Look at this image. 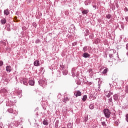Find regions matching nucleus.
Here are the masks:
<instances>
[{
  "label": "nucleus",
  "instance_id": "nucleus-19",
  "mask_svg": "<svg viewBox=\"0 0 128 128\" xmlns=\"http://www.w3.org/2000/svg\"><path fill=\"white\" fill-rule=\"evenodd\" d=\"M0 22L2 24H4L6 22V20L4 18H2V20H1Z\"/></svg>",
  "mask_w": 128,
  "mask_h": 128
},
{
  "label": "nucleus",
  "instance_id": "nucleus-52",
  "mask_svg": "<svg viewBox=\"0 0 128 128\" xmlns=\"http://www.w3.org/2000/svg\"><path fill=\"white\" fill-rule=\"evenodd\" d=\"M124 10L126 12H128V8H125Z\"/></svg>",
  "mask_w": 128,
  "mask_h": 128
},
{
  "label": "nucleus",
  "instance_id": "nucleus-14",
  "mask_svg": "<svg viewBox=\"0 0 128 128\" xmlns=\"http://www.w3.org/2000/svg\"><path fill=\"white\" fill-rule=\"evenodd\" d=\"M30 86H34V80H30L28 82Z\"/></svg>",
  "mask_w": 128,
  "mask_h": 128
},
{
  "label": "nucleus",
  "instance_id": "nucleus-5",
  "mask_svg": "<svg viewBox=\"0 0 128 128\" xmlns=\"http://www.w3.org/2000/svg\"><path fill=\"white\" fill-rule=\"evenodd\" d=\"M74 94L76 98H78V96H82V92H80V90H78L76 91V92H74Z\"/></svg>",
  "mask_w": 128,
  "mask_h": 128
},
{
  "label": "nucleus",
  "instance_id": "nucleus-6",
  "mask_svg": "<svg viewBox=\"0 0 128 128\" xmlns=\"http://www.w3.org/2000/svg\"><path fill=\"white\" fill-rule=\"evenodd\" d=\"M6 71L8 72H12V66H6Z\"/></svg>",
  "mask_w": 128,
  "mask_h": 128
},
{
  "label": "nucleus",
  "instance_id": "nucleus-41",
  "mask_svg": "<svg viewBox=\"0 0 128 128\" xmlns=\"http://www.w3.org/2000/svg\"><path fill=\"white\" fill-rule=\"evenodd\" d=\"M121 28L122 29L124 28V24H121Z\"/></svg>",
  "mask_w": 128,
  "mask_h": 128
},
{
  "label": "nucleus",
  "instance_id": "nucleus-26",
  "mask_svg": "<svg viewBox=\"0 0 128 128\" xmlns=\"http://www.w3.org/2000/svg\"><path fill=\"white\" fill-rule=\"evenodd\" d=\"M106 18H108V20H110V19L112 18V15L108 14L106 16Z\"/></svg>",
  "mask_w": 128,
  "mask_h": 128
},
{
  "label": "nucleus",
  "instance_id": "nucleus-21",
  "mask_svg": "<svg viewBox=\"0 0 128 128\" xmlns=\"http://www.w3.org/2000/svg\"><path fill=\"white\" fill-rule=\"evenodd\" d=\"M108 68H106L102 72V74H106L108 72Z\"/></svg>",
  "mask_w": 128,
  "mask_h": 128
},
{
  "label": "nucleus",
  "instance_id": "nucleus-17",
  "mask_svg": "<svg viewBox=\"0 0 128 128\" xmlns=\"http://www.w3.org/2000/svg\"><path fill=\"white\" fill-rule=\"evenodd\" d=\"M88 34H90V31H88V30L86 29L84 32V36H88Z\"/></svg>",
  "mask_w": 128,
  "mask_h": 128
},
{
  "label": "nucleus",
  "instance_id": "nucleus-34",
  "mask_svg": "<svg viewBox=\"0 0 128 128\" xmlns=\"http://www.w3.org/2000/svg\"><path fill=\"white\" fill-rule=\"evenodd\" d=\"M102 124L103 126H106V122H102Z\"/></svg>",
  "mask_w": 128,
  "mask_h": 128
},
{
  "label": "nucleus",
  "instance_id": "nucleus-42",
  "mask_svg": "<svg viewBox=\"0 0 128 128\" xmlns=\"http://www.w3.org/2000/svg\"><path fill=\"white\" fill-rule=\"evenodd\" d=\"M84 122H88V117L84 118Z\"/></svg>",
  "mask_w": 128,
  "mask_h": 128
},
{
  "label": "nucleus",
  "instance_id": "nucleus-43",
  "mask_svg": "<svg viewBox=\"0 0 128 128\" xmlns=\"http://www.w3.org/2000/svg\"><path fill=\"white\" fill-rule=\"evenodd\" d=\"M14 114H15V116H18V112L16 110H14Z\"/></svg>",
  "mask_w": 128,
  "mask_h": 128
},
{
  "label": "nucleus",
  "instance_id": "nucleus-11",
  "mask_svg": "<svg viewBox=\"0 0 128 128\" xmlns=\"http://www.w3.org/2000/svg\"><path fill=\"white\" fill-rule=\"evenodd\" d=\"M90 2H92V0H86L84 2V4L86 6H88V4H90Z\"/></svg>",
  "mask_w": 128,
  "mask_h": 128
},
{
  "label": "nucleus",
  "instance_id": "nucleus-23",
  "mask_svg": "<svg viewBox=\"0 0 128 128\" xmlns=\"http://www.w3.org/2000/svg\"><path fill=\"white\" fill-rule=\"evenodd\" d=\"M8 110L10 114H12V112H14V110L12 108L8 109Z\"/></svg>",
  "mask_w": 128,
  "mask_h": 128
},
{
  "label": "nucleus",
  "instance_id": "nucleus-32",
  "mask_svg": "<svg viewBox=\"0 0 128 128\" xmlns=\"http://www.w3.org/2000/svg\"><path fill=\"white\" fill-rule=\"evenodd\" d=\"M74 68L72 69V76H76V74L74 73Z\"/></svg>",
  "mask_w": 128,
  "mask_h": 128
},
{
  "label": "nucleus",
  "instance_id": "nucleus-12",
  "mask_svg": "<svg viewBox=\"0 0 128 128\" xmlns=\"http://www.w3.org/2000/svg\"><path fill=\"white\" fill-rule=\"evenodd\" d=\"M88 10H83L82 12V14H88Z\"/></svg>",
  "mask_w": 128,
  "mask_h": 128
},
{
  "label": "nucleus",
  "instance_id": "nucleus-30",
  "mask_svg": "<svg viewBox=\"0 0 128 128\" xmlns=\"http://www.w3.org/2000/svg\"><path fill=\"white\" fill-rule=\"evenodd\" d=\"M92 69H90L87 71L88 74H92Z\"/></svg>",
  "mask_w": 128,
  "mask_h": 128
},
{
  "label": "nucleus",
  "instance_id": "nucleus-2",
  "mask_svg": "<svg viewBox=\"0 0 128 128\" xmlns=\"http://www.w3.org/2000/svg\"><path fill=\"white\" fill-rule=\"evenodd\" d=\"M0 94L3 96H6L8 94V90L6 88H3L0 90Z\"/></svg>",
  "mask_w": 128,
  "mask_h": 128
},
{
  "label": "nucleus",
  "instance_id": "nucleus-16",
  "mask_svg": "<svg viewBox=\"0 0 128 128\" xmlns=\"http://www.w3.org/2000/svg\"><path fill=\"white\" fill-rule=\"evenodd\" d=\"M43 124H44V126H48V121L44 119L43 121Z\"/></svg>",
  "mask_w": 128,
  "mask_h": 128
},
{
  "label": "nucleus",
  "instance_id": "nucleus-10",
  "mask_svg": "<svg viewBox=\"0 0 128 128\" xmlns=\"http://www.w3.org/2000/svg\"><path fill=\"white\" fill-rule=\"evenodd\" d=\"M4 16H8V14H10V11L8 10V9H6L4 10Z\"/></svg>",
  "mask_w": 128,
  "mask_h": 128
},
{
  "label": "nucleus",
  "instance_id": "nucleus-8",
  "mask_svg": "<svg viewBox=\"0 0 128 128\" xmlns=\"http://www.w3.org/2000/svg\"><path fill=\"white\" fill-rule=\"evenodd\" d=\"M39 84H40V86H44V84H46V82L44 80H40L38 82Z\"/></svg>",
  "mask_w": 128,
  "mask_h": 128
},
{
  "label": "nucleus",
  "instance_id": "nucleus-40",
  "mask_svg": "<svg viewBox=\"0 0 128 128\" xmlns=\"http://www.w3.org/2000/svg\"><path fill=\"white\" fill-rule=\"evenodd\" d=\"M4 64V62L0 61V66H2Z\"/></svg>",
  "mask_w": 128,
  "mask_h": 128
},
{
  "label": "nucleus",
  "instance_id": "nucleus-36",
  "mask_svg": "<svg viewBox=\"0 0 128 128\" xmlns=\"http://www.w3.org/2000/svg\"><path fill=\"white\" fill-rule=\"evenodd\" d=\"M15 126H20V122H16L14 124Z\"/></svg>",
  "mask_w": 128,
  "mask_h": 128
},
{
  "label": "nucleus",
  "instance_id": "nucleus-4",
  "mask_svg": "<svg viewBox=\"0 0 128 128\" xmlns=\"http://www.w3.org/2000/svg\"><path fill=\"white\" fill-rule=\"evenodd\" d=\"M120 94H116L113 96L114 100L118 101V100H120Z\"/></svg>",
  "mask_w": 128,
  "mask_h": 128
},
{
  "label": "nucleus",
  "instance_id": "nucleus-7",
  "mask_svg": "<svg viewBox=\"0 0 128 128\" xmlns=\"http://www.w3.org/2000/svg\"><path fill=\"white\" fill-rule=\"evenodd\" d=\"M34 64L35 66H40V60H36L34 62Z\"/></svg>",
  "mask_w": 128,
  "mask_h": 128
},
{
  "label": "nucleus",
  "instance_id": "nucleus-49",
  "mask_svg": "<svg viewBox=\"0 0 128 128\" xmlns=\"http://www.w3.org/2000/svg\"><path fill=\"white\" fill-rule=\"evenodd\" d=\"M125 19H126V20L128 22V16L126 17Z\"/></svg>",
  "mask_w": 128,
  "mask_h": 128
},
{
  "label": "nucleus",
  "instance_id": "nucleus-44",
  "mask_svg": "<svg viewBox=\"0 0 128 128\" xmlns=\"http://www.w3.org/2000/svg\"><path fill=\"white\" fill-rule=\"evenodd\" d=\"M126 120L128 122V114H126Z\"/></svg>",
  "mask_w": 128,
  "mask_h": 128
},
{
  "label": "nucleus",
  "instance_id": "nucleus-48",
  "mask_svg": "<svg viewBox=\"0 0 128 128\" xmlns=\"http://www.w3.org/2000/svg\"><path fill=\"white\" fill-rule=\"evenodd\" d=\"M88 84H89V86H92V82H88Z\"/></svg>",
  "mask_w": 128,
  "mask_h": 128
},
{
  "label": "nucleus",
  "instance_id": "nucleus-33",
  "mask_svg": "<svg viewBox=\"0 0 128 128\" xmlns=\"http://www.w3.org/2000/svg\"><path fill=\"white\" fill-rule=\"evenodd\" d=\"M90 38H91V40H92L94 38V34H90L89 36Z\"/></svg>",
  "mask_w": 128,
  "mask_h": 128
},
{
  "label": "nucleus",
  "instance_id": "nucleus-28",
  "mask_svg": "<svg viewBox=\"0 0 128 128\" xmlns=\"http://www.w3.org/2000/svg\"><path fill=\"white\" fill-rule=\"evenodd\" d=\"M98 92H100V84H98V88H96Z\"/></svg>",
  "mask_w": 128,
  "mask_h": 128
},
{
  "label": "nucleus",
  "instance_id": "nucleus-15",
  "mask_svg": "<svg viewBox=\"0 0 128 128\" xmlns=\"http://www.w3.org/2000/svg\"><path fill=\"white\" fill-rule=\"evenodd\" d=\"M68 100H70V99H68V97L65 96L62 100V102H68Z\"/></svg>",
  "mask_w": 128,
  "mask_h": 128
},
{
  "label": "nucleus",
  "instance_id": "nucleus-1",
  "mask_svg": "<svg viewBox=\"0 0 128 128\" xmlns=\"http://www.w3.org/2000/svg\"><path fill=\"white\" fill-rule=\"evenodd\" d=\"M104 114L107 118H110V111L108 109L105 108L104 110Z\"/></svg>",
  "mask_w": 128,
  "mask_h": 128
},
{
  "label": "nucleus",
  "instance_id": "nucleus-31",
  "mask_svg": "<svg viewBox=\"0 0 128 128\" xmlns=\"http://www.w3.org/2000/svg\"><path fill=\"white\" fill-rule=\"evenodd\" d=\"M36 44H40V39H37L36 42Z\"/></svg>",
  "mask_w": 128,
  "mask_h": 128
},
{
  "label": "nucleus",
  "instance_id": "nucleus-24",
  "mask_svg": "<svg viewBox=\"0 0 128 128\" xmlns=\"http://www.w3.org/2000/svg\"><path fill=\"white\" fill-rule=\"evenodd\" d=\"M22 82L24 84V86H28V82H26V79L24 80Z\"/></svg>",
  "mask_w": 128,
  "mask_h": 128
},
{
  "label": "nucleus",
  "instance_id": "nucleus-3",
  "mask_svg": "<svg viewBox=\"0 0 128 128\" xmlns=\"http://www.w3.org/2000/svg\"><path fill=\"white\" fill-rule=\"evenodd\" d=\"M104 92H105L106 96H107V98H110V96L112 94L111 92L110 91V90L108 91L106 90H104Z\"/></svg>",
  "mask_w": 128,
  "mask_h": 128
},
{
  "label": "nucleus",
  "instance_id": "nucleus-9",
  "mask_svg": "<svg viewBox=\"0 0 128 128\" xmlns=\"http://www.w3.org/2000/svg\"><path fill=\"white\" fill-rule=\"evenodd\" d=\"M83 56L86 58H90V54H88V52H85L83 54Z\"/></svg>",
  "mask_w": 128,
  "mask_h": 128
},
{
  "label": "nucleus",
  "instance_id": "nucleus-18",
  "mask_svg": "<svg viewBox=\"0 0 128 128\" xmlns=\"http://www.w3.org/2000/svg\"><path fill=\"white\" fill-rule=\"evenodd\" d=\"M86 98H88V96L86 95H84L82 98V102H86Z\"/></svg>",
  "mask_w": 128,
  "mask_h": 128
},
{
  "label": "nucleus",
  "instance_id": "nucleus-55",
  "mask_svg": "<svg viewBox=\"0 0 128 128\" xmlns=\"http://www.w3.org/2000/svg\"><path fill=\"white\" fill-rule=\"evenodd\" d=\"M23 127H22V126H21V128H22Z\"/></svg>",
  "mask_w": 128,
  "mask_h": 128
},
{
  "label": "nucleus",
  "instance_id": "nucleus-25",
  "mask_svg": "<svg viewBox=\"0 0 128 128\" xmlns=\"http://www.w3.org/2000/svg\"><path fill=\"white\" fill-rule=\"evenodd\" d=\"M108 102L110 104L111 103L112 104V98L108 99Z\"/></svg>",
  "mask_w": 128,
  "mask_h": 128
},
{
  "label": "nucleus",
  "instance_id": "nucleus-20",
  "mask_svg": "<svg viewBox=\"0 0 128 128\" xmlns=\"http://www.w3.org/2000/svg\"><path fill=\"white\" fill-rule=\"evenodd\" d=\"M17 94L18 95V96H19V98H22V91H17Z\"/></svg>",
  "mask_w": 128,
  "mask_h": 128
},
{
  "label": "nucleus",
  "instance_id": "nucleus-47",
  "mask_svg": "<svg viewBox=\"0 0 128 128\" xmlns=\"http://www.w3.org/2000/svg\"><path fill=\"white\" fill-rule=\"evenodd\" d=\"M109 56H110V58H112L113 55L112 54H110Z\"/></svg>",
  "mask_w": 128,
  "mask_h": 128
},
{
  "label": "nucleus",
  "instance_id": "nucleus-51",
  "mask_svg": "<svg viewBox=\"0 0 128 128\" xmlns=\"http://www.w3.org/2000/svg\"><path fill=\"white\" fill-rule=\"evenodd\" d=\"M93 8H96V5H94Z\"/></svg>",
  "mask_w": 128,
  "mask_h": 128
},
{
  "label": "nucleus",
  "instance_id": "nucleus-53",
  "mask_svg": "<svg viewBox=\"0 0 128 128\" xmlns=\"http://www.w3.org/2000/svg\"><path fill=\"white\" fill-rule=\"evenodd\" d=\"M118 60V54H117Z\"/></svg>",
  "mask_w": 128,
  "mask_h": 128
},
{
  "label": "nucleus",
  "instance_id": "nucleus-37",
  "mask_svg": "<svg viewBox=\"0 0 128 128\" xmlns=\"http://www.w3.org/2000/svg\"><path fill=\"white\" fill-rule=\"evenodd\" d=\"M68 128H72V123H70V122L68 123Z\"/></svg>",
  "mask_w": 128,
  "mask_h": 128
},
{
  "label": "nucleus",
  "instance_id": "nucleus-13",
  "mask_svg": "<svg viewBox=\"0 0 128 128\" xmlns=\"http://www.w3.org/2000/svg\"><path fill=\"white\" fill-rule=\"evenodd\" d=\"M62 74L64 76H66L68 74V70H66V68L62 70Z\"/></svg>",
  "mask_w": 128,
  "mask_h": 128
},
{
  "label": "nucleus",
  "instance_id": "nucleus-27",
  "mask_svg": "<svg viewBox=\"0 0 128 128\" xmlns=\"http://www.w3.org/2000/svg\"><path fill=\"white\" fill-rule=\"evenodd\" d=\"M90 96L91 98H92V100H96V96H94L92 94H91L90 95Z\"/></svg>",
  "mask_w": 128,
  "mask_h": 128
},
{
  "label": "nucleus",
  "instance_id": "nucleus-50",
  "mask_svg": "<svg viewBox=\"0 0 128 128\" xmlns=\"http://www.w3.org/2000/svg\"><path fill=\"white\" fill-rule=\"evenodd\" d=\"M115 124H117V126L118 124V120L115 122Z\"/></svg>",
  "mask_w": 128,
  "mask_h": 128
},
{
  "label": "nucleus",
  "instance_id": "nucleus-54",
  "mask_svg": "<svg viewBox=\"0 0 128 128\" xmlns=\"http://www.w3.org/2000/svg\"><path fill=\"white\" fill-rule=\"evenodd\" d=\"M0 128H2V127L0 124Z\"/></svg>",
  "mask_w": 128,
  "mask_h": 128
},
{
  "label": "nucleus",
  "instance_id": "nucleus-22",
  "mask_svg": "<svg viewBox=\"0 0 128 128\" xmlns=\"http://www.w3.org/2000/svg\"><path fill=\"white\" fill-rule=\"evenodd\" d=\"M90 110H94V104H90L89 106Z\"/></svg>",
  "mask_w": 128,
  "mask_h": 128
},
{
  "label": "nucleus",
  "instance_id": "nucleus-45",
  "mask_svg": "<svg viewBox=\"0 0 128 128\" xmlns=\"http://www.w3.org/2000/svg\"><path fill=\"white\" fill-rule=\"evenodd\" d=\"M58 122H56V126H55L56 128H58Z\"/></svg>",
  "mask_w": 128,
  "mask_h": 128
},
{
  "label": "nucleus",
  "instance_id": "nucleus-29",
  "mask_svg": "<svg viewBox=\"0 0 128 128\" xmlns=\"http://www.w3.org/2000/svg\"><path fill=\"white\" fill-rule=\"evenodd\" d=\"M88 50V47L87 46H84L83 48V52H86Z\"/></svg>",
  "mask_w": 128,
  "mask_h": 128
},
{
  "label": "nucleus",
  "instance_id": "nucleus-39",
  "mask_svg": "<svg viewBox=\"0 0 128 128\" xmlns=\"http://www.w3.org/2000/svg\"><path fill=\"white\" fill-rule=\"evenodd\" d=\"M2 42L4 46H6V40H3L2 42Z\"/></svg>",
  "mask_w": 128,
  "mask_h": 128
},
{
  "label": "nucleus",
  "instance_id": "nucleus-38",
  "mask_svg": "<svg viewBox=\"0 0 128 128\" xmlns=\"http://www.w3.org/2000/svg\"><path fill=\"white\" fill-rule=\"evenodd\" d=\"M32 26L34 28H36V22H33L32 23Z\"/></svg>",
  "mask_w": 128,
  "mask_h": 128
},
{
  "label": "nucleus",
  "instance_id": "nucleus-46",
  "mask_svg": "<svg viewBox=\"0 0 128 128\" xmlns=\"http://www.w3.org/2000/svg\"><path fill=\"white\" fill-rule=\"evenodd\" d=\"M126 92H128V86H126Z\"/></svg>",
  "mask_w": 128,
  "mask_h": 128
},
{
  "label": "nucleus",
  "instance_id": "nucleus-35",
  "mask_svg": "<svg viewBox=\"0 0 128 128\" xmlns=\"http://www.w3.org/2000/svg\"><path fill=\"white\" fill-rule=\"evenodd\" d=\"M61 68H62V70H66V68H64V66L63 65H60V66Z\"/></svg>",
  "mask_w": 128,
  "mask_h": 128
}]
</instances>
